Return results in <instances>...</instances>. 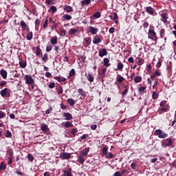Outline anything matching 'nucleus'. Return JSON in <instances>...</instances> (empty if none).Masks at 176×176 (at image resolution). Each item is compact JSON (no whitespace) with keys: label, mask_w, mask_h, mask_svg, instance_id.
I'll return each instance as SVG.
<instances>
[{"label":"nucleus","mask_w":176,"mask_h":176,"mask_svg":"<svg viewBox=\"0 0 176 176\" xmlns=\"http://www.w3.org/2000/svg\"><path fill=\"white\" fill-rule=\"evenodd\" d=\"M161 145L162 148H167L168 146L173 147V146L174 145V141L173 140V138H168L162 140Z\"/></svg>","instance_id":"obj_1"},{"label":"nucleus","mask_w":176,"mask_h":176,"mask_svg":"<svg viewBox=\"0 0 176 176\" xmlns=\"http://www.w3.org/2000/svg\"><path fill=\"white\" fill-rule=\"evenodd\" d=\"M148 38L151 39V41H155V42H157V35L156 34V32H155V30L150 29L148 30Z\"/></svg>","instance_id":"obj_2"},{"label":"nucleus","mask_w":176,"mask_h":176,"mask_svg":"<svg viewBox=\"0 0 176 176\" xmlns=\"http://www.w3.org/2000/svg\"><path fill=\"white\" fill-rule=\"evenodd\" d=\"M102 155L105 156L106 159H113L115 155L112 153H108V147L103 146L102 150Z\"/></svg>","instance_id":"obj_3"},{"label":"nucleus","mask_w":176,"mask_h":176,"mask_svg":"<svg viewBox=\"0 0 176 176\" xmlns=\"http://www.w3.org/2000/svg\"><path fill=\"white\" fill-rule=\"evenodd\" d=\"M155 135H157L159 138H167L168 137V134L164 133L162 130L161 129H157L154 132Z\"/></svg>","instance_id":"obj_4"},{"label":"nucleus","mask_w":176,"mask_h":176,"mask_svg":"<svg viewBox=\"0 0 176 176\" xmlns=\"http://www.w3.org/2000/svg\"><path fill=\"white\" fill-rule=\"evenodd\" d=\"M0 95L3 98H9L10 97V91L8 88H4L0 91Z\"/></svg>","instance_id":"obj_5"},{"label":"nucleus","mask_w":176,"mask_h":176,"mask_svg":"<svg viewBox=\"0 0 176 176\" xmlns=\"http://www.w3.org/2000/svg\"><path fill=\"white\" fill-rule=\"evenodd\" d=\"M25 80L26 85H32L34 83V78L31 75H26L25 76Z\"/></svg>","instance_id":"obj_6"},{"label":"nucleus","mask_w":176,"mask_h":176,"mask_svg":"<svg viewBox=\"0 0 176 176\" xmlns=\"http://www.w3.org/2000/svg\"><path fill=\"white\" fill-rule=\"evenodd\" d=\"M60 157L63 160H68L71 159V153H60Z\"/></svg>","instance_id":"obj_7"},{"label":"nucleus","mask_w":176,"mask_h":176,"mask_svg":"<svg viewBox=\"0 0 176 176\" xmlns=\"http://www.w3.org/2000/svg\"><path fill=\"white\" fill-rule=\"evenodd\" d=\"M144 9L148 14H150L151 16H153V14H155V13L156 12V10L151 6L146 7Z\"/></svg>","instance_id":"obj_8"},{"label":"nucleus","mask_w":176,"mask_h":176,"mask_svg":"<svg viewBox=\"0 0 176 176\" xmlns=\"http://www.w3.org/2000/svg\"><path fill=\"white\" fill-rule=\"evenodd\" d=\"M101 42H102V39H101V37H100V36L97 35L94 37L93 43L94 45H98V43H101Z\"/></svg>","instance_id":"obj_9"},{"label":"nucleus","mask_w":176,"mask_h":176,"mask_svg":"<svg viewBox=\"0 0 176 176\" xmlns=\"http://www.w3.org/2000/svg\"><path fill=\"white\" fill-rule=\"evenodd\" d=\"M88 32H90L91 34H92V35H96V34H97V32H98V28H96L94 27L89 26L88 28Z\"/></svg>","instance_id":"obj_10"},{"label":"nucleus","mask_w":176,"mask_h":176,"mask_svg":"<svg viewBox=\"0 0 176 176\" xmlns=\"http://www.w3.org/2000/svg\"><path fill=\"white\" fill-rule=\"evenodd\" d=\"M89 152H90V147H87L82 150L80 153L81 156L86 157L87 156V155H89Z\"/></svg>","instance_id":"obj_11"},{"label":"nucleus","mask_w":176,"mask_h":176,"mask_svg":"<svg viewBox=\"0 0 176 176\" xmlns=\"http://www.w3.org/2000/svg\"><path fill=\"white\" fill-rule=\"evenodd\" d=\"M104 56H108V51L107 49L102 48L99 50V56L104 57Z\"/></svg>","instance_id":"obj_12"},{"label":"nucleus","mask_w":176,"mask_h":176,"mask_svg":"<svg viewBox=\"0 0 176 176\" xmlns=\"http://www.w3.org/2000/svg\"><path fill=\"white\" fill-rule=\"evenodd\" d=\"M161 21H162V23H164V24H166V23H167V19H168V14L167 13H162L161 14Z\"/></svg>","instance_id":"obj_13"},{"label":"nucleus","mask_w":176,"mask_h":176,"mask_svg":"<svg viewBox=\"0 0 176 176\" xmlns=\"http://www.w3.org/2000/svg\"><path fill=\"white\" fill-rule=\"evenodd\" d=\"M63 117L65 120H72V114L71 113H64Z\"/></svg>","instance_id":"obj_14"},{"label":"nucleus","mask_w":176,"mask_h":176,"mask_svg":"<svg viewBox=\"0 0 176 176\" xmlns=\"http://www.w3.org/2000/svg\"><path fill=\"white\" fill-rule=\"evenodd\" d=\"M34 53H36V56H41L42 50H41V48L39 47V46L34 47Z\"/></svg>","instance_id":"obj_15"},{"label":"nucleus","mask_w":176,"mask_h":176,"mask_svg":"<svg viewBox=\"0 0 176 176\" xmlns=\"http://www.w3.org/2000/svg\"><path fill=\"white\" fill-rule=\"evenodd\" d=\"M54 79H55V80H58L60 83H61V82L67 81V78L64 77H60V76H55L54 77Z\"/></svg>","instance_id":"obj_16"},{"label":"nucleus","mask_w":176,"mask_h":176,"mask_svg":"<svg viewBox=\"0 0 176 176\" xmlns=\"http://www.w3.org/2000/svg\"><path fill=\"white\" fill-rule=\"evenodd\" d=\"M62 124L66 129H69V127H74V124L72 123H71V122H69V121H67L65 122H63Z\"/></svg>","instance_id":"obj_17"},{"label":"nucleus","mask_w":176,"mask_h":176,"mask_svg":"<svg viewBox=\"0 0 176 176\" xmlns=\"http://www.w3.org/2000/svg\"><path fill=\"white\" fill-rule=\"evenodd\" d=\"M64 10L67 13H71V12H74V8L71 6H65Z\"/></svg>","instance_id":"obj_18"},{"label":"nucleus","mask_w":176,"mask_h":176,"mask_svg":"<svg viewBox=\"0 0 176 176\" xmlns=\"http://www.w3.org/2000/svg\"><path fill=\"white\" fill-rule=\"evenodd\" d=\"M123 68H124V65H123L122 62L119 61L116 71H118V69H119L120 71H123Z\"/></svg>","instance_id":"obj_19"},{"label":"nucleus","mask_w":176,"mask_h":176,"mask_svg":"<svg viewBox=\"0 0 176 176\" xmlns=\"http://www.w3.org/2000/svg\"><path fill=\"white\" fill-rule=\"evenodd\" d=\"M0 74L1 75L3 79H6V78H8V72H6V70L1 69L0 71Z\"/></svg>","instance_id":"obj_20"},{"label":"nucleus","mask_w":176,"mask_h":176,"mask_svg":"<svg viewBox=\"0 0 176 176\" xmlns=\"http://www.w3.org/2000/svg\"><path fill=\"white\" fill-rule=\"evenodd\" d=\"M57 36H54V37H52L50 40L51 45H52L53 46H54V45H57Z\"/></svg>","instance_id":"obj_21"},{"label":"nucleus","mask_w":176,"mask_h":176,"mask_svg":"<svg viewBox=\"0 0 176 176\" xmlns=\"http://www.w3.org/2000/svg\"><path fill=\"white\" fill-rule=\"evenodd\" d=\"M160 70H157L154 72L153 74L151 75V79H153V78H156V76H160L162 75V73L160 72Z\"/></svg>","instance_id":"obj_22"},{"label":"nucleus","mask_w":176,"mask_h":176,"mask_svg":"<svg viewBox=\"0 0 176 176\" xmlns=\"http://www.w3.org/2000/svg\"><path fill=\"white\" fill-rule=\"evenodd\" d=\"M77 157H78L77 162H78L80 164H83V163H85V158L83 157V155H79Z\"/></svg>","instance_id":"obj_23"},{"label":"nucleus","mask_w":176,"mask_h":176,"mask_svg":"<svg viewBox=\"0 0 176 176\" xmlns=\"http://www.w3.org/2000/svg\"><path fill=\"white\" fill-rule=\"evenodd\" d=\"M90 3H91V0H82L81 1L82 6H86L87 5H90Z\"/></svg>","instance_id":"obj_24"},{"label":"nucleus","mask_w":176,"mask_h":176,"mask_svg":"<svg viewBox=\"0 0 176 176\" xmlns=\"http://www.w3.org/2000/svg\"><path fill=\"white\" fill-rule=\"evenodd\" d=\"M103 63H104V67H110L111 66V64H109V59L108 58H104L103 59Z\"/></svg>","instance_id":"obj_25"},{"label":"nucleus","mask_w":176,"mask_h":176,"mask_svg":"<svg viewBox=\"0 0 176 176\" xmlns=\"http://www.w3.org/2000/svg\"><path fill=\"white\" fill-rule=\"evenodd\" d=\"M78 92L80 96H82V97L84 98L86 97V96H87L85 90H83V89H78Z\"/></svg>","instance_id":"obj_26"},{"label":"nucleus","mask_w":176,"mask_h":176,"mask_svg":"<svg viewBox=\"0 0 176 176\" xmlns=\"http://www.w3.org/2000/svg\"><path fill=\"white\" fill-rule=\"evenodd\" d=\"M67 102L70 105V107H74V105H75V100H74L73 98L67 99Z\"/></svg>","instance_id":"obj_27"},{"label":"nucleus","mask_w":176,"mask_h":176,"mask_svg":"<svg viewBox=\"0 0 176 176\" xmlns=\"http://www.w3.org/2000/svg\"><path fill=\"white\" fill-rule=\"evenodd\" d=\"M116 80L119 83H122V82H123V80H124V78L123 76H120V74H118L117 78H116Z\"/></svg>","instance_id":"obj_28"},{"label":"nucleus","mask_w":176,"mask_h":176,"mask_svg":"<svg viewBox=\"0 0 176 176\" xmlns=\"http://www.w3.org/2000/svg\"><path fill=\"white\" fill-rule=\"evenodd\" d=\"M92 17H94V19H100V17H101V12H96L94 13Z\"/></svg>","instance_id":"obj_29"},{"label":"nucleus","mask_w":176,"mask_h":176,"mask_svg":"<svg viewBox=\"0 0 176 176\" xmlns=\"http://www.w3.org/2000/svg\"><path fill=\"white\" fill-rule=\"evenodd\" d=\"M135 83H140V82H142V77L138 76L134 78Z\"/></svg>","instance_id":"obj_30"},{"label":"nucleus","mask_w":176,"mask_h":176,"mask_svg":"<svg viewBox=\"0 0 176 176\" xmlns=\"http://www.w3.org/2000/svg\"><path fill=\"white\" fill-rule=\"evenodd\" d=\"M160 38H164V36H166V30L161 29L160 31Z\"/></svg>","instance_id":"obj_31"},{"label":"nucleus","mask_w":176,"mask_h":176,"mask_svg":"<svg viewBox=\"0 0 176 176\" xmlns=\"http://www.w3.org/2000/svg\"><path fill=\"white\" fill-rule=\"evenodd\" d=\"M113 19H114V21L116 23V24H118V23H119V16H118V13L114 12L113 13Z\"/></svg>","instance_id":"obj_32"},{"label":"nucleus","mask_w":176,"mask_h":176,"mask_svg":"<svg viewBox=\"0 0 176 176\" xmlns=\"http://www.w3.org/2000/svg\"><path fill=\"white\" fill-rule=\"evenodd\" d=\"M19 65H20L21 68H25V67H27V62H25L24 60H20Z\"/></svg>","instance_id":"obj_33"},{"label":"nucleus","mask_w":176,"mask_h":176,"mask_svg":"<svg viewBox=\"0 0 176 176\" xmlns=\"http://www.w3.org/2000/svg\"><path fill=\"white\" fill-rule=\"evenodd\" d=\"M32 36H33L32 32H28L26 36V39L28 41H31V39H32Z\"/></svg>","instance_id":"obj_34"},{"label":"nucleus","mask_w":176,"mask_h":176,"mask_svg":"<svg viewBox=\"0 0 176 176\" xmlns=\"http://www.w3.org/2000/svg\"><path fill=\"white\" fill-rule=\"evenodd\" d=\"M78 32V30L76 29H70L68 32L69 35H75V33Z\"/></svg>","instance_id":"obj_35"},{"label":"nucleus","mask_w":176,"mask_h":176,"mask_svg":"<svg viewBox=\"0 0 176 176\" xmlns=\"http://www.w3.org/2000/svg\"><path fill=\"white\" fill-rule=\"evenodd\" d=\"M87 79L89 80V82H94V76H93V75H91V74H88Z\"/></svg>","instance_id":"obj_36"},{"label":"nucleus","mask_w":176,"mask_h":176,"mask_svg":"<svg viewBox=\"0 0 176 176\" xmlns=\"http://www.w3.org/2000/svg\"><path fill=\"white\" fill-rule=\"evenodd\" d=\"M59 32H60V36H65L67 35V30H64V28H60Z\"/></svg>","instance_id":"obj_37"},{"label":"nucleus","mask_w":176,"mask_h":176,"mask_svg":"<svg viewBox=\"0 0 176 176\" xmlns=\"http://www.w3.org/2000/svg\"><path fill=\"white\" fill-rule=\"evenodd\" d=\"M84 41L85 42V45H87V46H89L90 45V43H91V40L89 37H86L84 39Z\"/></svg>","instance_id":"obj_38"},{"label":"nucleus","mask_w":176,"mask_h":176,"mask_svg":"<svg viewBox=\"0 0 176 176\" xmlns=\"http://www.w3.org/2000/svg\"><path fill=\"white\" fill-rule=\"evenodd\" d=\"M52 12V13H56V12H57V8L54 6H52L49 9V12Z\"/></svg>","instance_id":"obj_39"},{"label":"nucleus","mask_w":176,"mask_h":176,"mask_svg":"<svg viewBox=\"0 0 176 176\" xmlns=\"http://www.w3.org/2000/svg\"><path fill=\"white\" fill-rule=\"evenodd\" d=\"M45 133L48 135V138H50V135H52V134L49 132V129L46 124L45 125Z\"/></svg>","instance_id":"obj_40"},{"label":"nucleus","mask_w":176,"mask_h":176,"mask_svg":"<svg viewBox=\"0 0 176 176\" xmlns=\"http://www.w3.org/2000/svg\"><path fill=\"white\" fill-rule=\"evenodd\" d=\"M127 93H129V88H127V85H126L125 89L122 92V97L127 96Z\"/></svg>","instance_id":"obj_41"},{"label":"nucleus","mask_w":176,"mask_h":176,"mask_svg":"<svg viewBox=\"0 0 176 176\" xmlns=\"http://www.w3.org/2000/svg\"><path fill=\"white\" fill-rule=\"evenodd\" d=\"M145 90H146V87H140L138 88V91L140 94H142Z\"/></svg>","instance_id":"obj_42"},{"label":"nucleus","mask_w":176,"mask_h":176,"mask_svg":"<svg viewBox=\"0 0 176 176\" xmlns=\"http://www.w3.org/2000/svg\"><path fill=\"white\" fill-rule=\"evenodd\" d=\"M152 98L153 100H157V98H159V94L153 92Z\"/></svg>","instance_id":"obj_43"},{"label":"nucleus","mask_w":176,"mask_h":176,"mask_svg":"<svg viewBox=\"0 0 176 176\" xmlns=\"http://www.w3.org/2000/svg\"><path fill=\"white\" fill-rule=\"evenodd\" d=\"M7 85H8V82L5 80H2L0 82V87H6Z\"/></svg>","instance_id":"obj_44"},{"label":"nucleus","mask_w":176,"mask_h":176,"mask_svg":"<svg viewBox=\"0 0 176 176\" xmlns=\"http://www.w3.org/2000/svg\"><path fill=\"white\" fill-rule=\"evenodd\" d=\"M63 18L65 19V20H71L72 16L69 14H65L63 16Z\"/></svg>","instance_id":"obj_45"},{"label":"nucleus","mask_w":176,"mask_h":176,"mask_svg":"<svg viewBox=\"0 0 176 176\" xmlns=\"http://www.w3.org/2000/svg\"><path fill=\"white\" fill-rule=\"evenodd\" d=\"M6 168V164L3 162H1L0 164V171H2V170H5Z\"/></svg>","instance_id":"obj_46"},{"label":"nucleus","mask_w":176,"mask_h":176,"mask_svg":"<svg viewBox=\"0 0 176 176\" xmlns=\"http://www.w3.org/2000/svg\"><path fill=\"white\" fill-rule=\"evenodd\" d=\"M6 137L7 138H12V132H10V131L7 130L6 133Z\"/></svg>","instance_id":"obj_47"},{"label":"nucleus","mask_w":176,"mask_h":176,"mask_svg":"<svg viewBox=\"0 0 176 176\" xmlns=\"http://www.w3.org/2000/svg\"><path fill=\"white\" fill-rule=\"evenodd\" d=\"M168 108L167 107H162L160 109V115H162L163 113V112H166V111H168Z\"/></svg>","instance_id":"obj_48"},{"label":"nucleus","mask_w":176,"mask_h":176,"mask_svg":"<svg viewBox=\"0 0 176 176\" xmlns=\"http://www.w3.org/2000/svg\"><path fill=\"white\" fill-rule=\"evenodd\" d=\"M167 104V100H162L160 103V107H166V104Z\"/></svg>","instance_id":"obj_49"},{"label":"nucleus","mask_w":176,"mask_h":176,"mask_svg":"<svg viewBox=\"0 0 176 176\" xmlns=\"http://www.w3.org/2000/svg\"><path fill=\"white\" fill-rule=\"evenodd\" d=\"M53 49V45L49 44L46 47V52H50Z\"/></svg>","instance_id":"obj_50"},{"label":"nucleus","mask_w":176,"mask_h":176,"mask_svg":"<svg viewBox=\"0 0 176 176\" xmlns=\"http://www.w3.org/2000/svg\"><path fill=\"white\" fill-rule=\"evenodd\" d=\"M138 65H142L144 64V59L141 58H138Z\"/></svg>","instance_id":"obj_51"},{"label":"nucleus","mask_w":176,"mask_h":176,"mask_svg":"<svg viewBox=\"0 0 176 176\" xmlns=\"http://www.w3.org/2000/svg\"><path fill=\"white\" fill-rule=\"evenodd\" d=\"M28 160H30V162H34V155H33L28 154Z\"/></svg>","instance_id":"obj_52"},{"label":"nucleus","mask_w":176,"mask_h":176,"mask_svg":"<svg viewBox=\"0 0 176 176\" xmlns=\"http://www.w3.org/2000/svg\"><path fill=\"white\" fill-rule=\"evenodd\" d=\"M75 74H76L75 69H72L70 71L69 76V77L71 78V76H75Z\"/></svg>","instance_id":"obj_53"},{"label":"nucleus","mask_w":176,"mask_h":176,"mask_svg":"<svg viewBox=\"0 0 176 176\" xmlns=\"http://www.w3.org/2000/svg\"><path fill=\"white\" fill-rule=\"evenodd\" d=\"M45 3H47V5H54V0H46Z\"/></svg>","instance_id":"obj_54"},{"label":"nucleus","mask_w":176,"mask_h":176,"mask_svg":"<svg viewBox=\"0 0 176 176\" xmlns=\"http://www.w3.org/2000/svg\"><path fill=\"white\" fill-rule=\"evenodd\" d=\"M48 87L50 89H54V87H56V83L54 82L50 83V85H48Z\"/></svg>","instance_id":"obj_55"},{"label":"nucleus","mask_w":176,"mask_h":176,"mask_svg":"<svg viewBox=\"0 0 176 176\" xmlns=\"http://www.w3.org/2000/svg\"><path fill=\"white\" fill-rule=\"evenodd\" d=\"M52 111H53V107H50L48 108V109H47L45 111V113L47 115H49V113H50V112H52Z\"/></svg>","instance_id":"obj_56"},{"label":"nucleus","mask_w":176,"mask_h":176,"mask_svg":"<svg viewBox=\"0 0 176 176\" xmlns=\"http://www.w3.org/2000/svg\"><path fill=\"white\" fill-rule=\"evenodd\" d=\"M21 24V27L23 28L24 27H27V23H25V22L24 21H21L20 22Z\"/></svg>","instance_id":"obj_57"},{"label":"nucleus","mask_w":176,"mask_h":176,"mask_svg":"<svg viewBox=\"0 0 176 176\" xmlns=\"http://www.w3.org/2000/svg\"><path fill=\"white\" fill-rule=\"evenodd\" d=\"M78 133V129H73L72 130V134L75 137L76 135V133Z\"/></svg>","instance_id":"obj_58"},{"label":"nucleus","mask_w":176,"mask_h":176,"mask_svg":"<svg viewBox=\"0 0 176 176\" xmlns=\"http://www.w3.org/2000/svg\"><path fill=\"white\" fill-rule=\"evenodd\" d=\"M162 67V60L159 59L157 65H156V68H160Z\"/></svg>","instance_id":"obj_59"},{"label":"nucleus","mask_w":176,"mask_h":176,"mask_svg":"<svg viewBox=\"0 0 176 176\" xmlns=\"http://www.w3.org/2000/svg\"><path fill=\"white\" fill-rule=\"evenodd\" d=\"M22 31H26V32H29L30 28L28 27V25L25 26V27L22 28Z\"/></svg>","instance_id":"obj_60"},{"label":"nucleus","mask_w":176,"mask_h":176,"mask_svg":"<svg viewBox=\"0 0 176 176\" xmlns=\"http://www.w3.org/2000/svg\"><path fill=\"white\" fill-rule=\"evenodd\" d=\"M6 114L3 111H0V119H3V118H5Z\"/></svg>","instance_id":"obj_61"},{"label":"nucleus","mask_w":176,"mask_h":176,"mask_svg":"<svg viewBox=\"0 0 176 176\" xmlns=\"http://www.w3.org/2000/svg\"><path fill=\"white\" fill-rule=\"evenodd\" d=\"M39 24H41V20L36 19L35 21V25H36V27H39Z\"/></svg>","instance_id":"obj_62"},{"label":"nucleus","mask_w":176,"mask_h":176,"mask_svg":"<svg viewBox=\"0 0 176 176\" xmlns=\"http://www.w3.org/2000/svg\"><path fill=\"white\" fill-rule=\"evenodd\" d=\"M109 32L110 34H113V32H115V28H113V27L110 28L109 30Z\"/></svg>","instance_id":"obj_63"},{"label":"nucleus","mask_w":176,"mask_h":176,"mask_svg":"<svg viewBox=\"0 0 176 176\" xmlns=\"http://www.w3.org/2000/svg\"><path fill=\"white\" fill-rule=\"evenodd\" d=\"M113 176H122V173L119 171H117L114 174H113Z\"/></svg>","instance_id":"obj_64"}]
</instances>
